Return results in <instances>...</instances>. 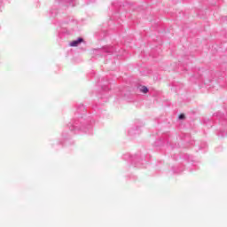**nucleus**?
Listing matches in <instances>:
<instances>
[{
  "mask_svg": "<svg viewBox=\"0 0 227 227\" xmlns=\"http://www.w3.org/2000/svg\"><path fill=\"white\" fill-rule=\"evenodd\" d=\"M141 91H142V93H148V88L143 87V88L141 89Z\"/></svg>",
  "mask_w": 227,
  "mask_h": 227,
  "instance_id": "obj_2",
  "label": "nucleus"
},
{
  "mask_svg": "<svg viewBox=\"0 0 227 227\" xmlns=\"http://www.w3.org/2000/svg\"><path fill=\"white\" fill-rule=\"evenodd\" d=\"M179 120H185V114H181L179 115Z\"/></svg>",
  "mask_w": 227,
  "mask_h": 227,
  "instance_id": "obj_3",
  "label": "nucleus"
},
{
  "mask_svg": "<svg viewBox=\"0 0 227 227\" xmlns=\"http://www.w3.org/2000/svg\"><path fill=\"white\" fill-rule=\"evenodd\" d=\"M83 42V39L82 38H79L78 40L76 41H72L70 43V47H77V45H79V43H82Z\"/></svg>",
  "mask_w": 227,
  "mask_h": 227,
  "instance_id": "obj_1",
  "label": "nucleus"
}]
</instances>
